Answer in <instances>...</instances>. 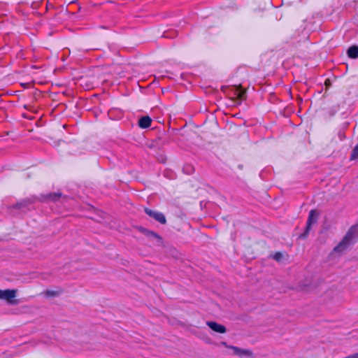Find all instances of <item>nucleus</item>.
Wrapping results in <instances>:
<instances>
[{"mask_svg":"<svg viewBox=\"0 0 358 358\" xmlns=\"http://www.w3.org/2000/svg\"><path fill=\"white\" fill-rule=\"evenodd\" d=\"M355 233V227H352L348 231L341 241L334 248L333 252L338 254L343 252L352 244Z\"/></svg>","mask_w":358,"mask_h":358,"instance_id":"nucleus-1","label":"nucleus"},{"mask_svg":"<svg viewBox=\"0 0 358 358\" xmlns=\"http://www.w3.org/2000/svg\"><path fill=\"white\" fill-rule=\"evenodd\" d=\"M318 213L316 210H311L309 213V215L307 220L306 227L303 234L299 236V238L305 239L310 231L311 227L315 224L318 218Z\"/></svg>","mask_w":358,"mask_h":358,"instance_id":"nucleus-2","label":"nucleus"},{"mask_svg":"<svg viewBox=\"0 0 358 358\" xmlns=\"http://www.w3.org/2000/svg\"><path fill=\"white\" fill-rule=\"evenodd\" d=\"M145 213L150 217L153 218L154 220H155L156 221L159 222L162 224H164L166 222V217L162 213H160L157 210H153L148 208H145Z\"/></svg>","mask_w":358,"mask_h":358,"instance_id":"nucleus-3","label":"nucleus"},{"mask_svg":"<svg viewBox=\"0 0 358 358\" xmlns=\"http://www.w3.org/2000/svg\"><path fill=\"white\" fill-rule=\"evenodd\" d=\"M229 95L231 96V99L242 100L245 99V92L241 86H233L229 89Z\"/></svg>","mask_w":358,"mask_h":358,"instance_id":"nucleus-4","label":"nucleus"},{"mask_svg":"<svg viewBox=\"0 0 358 358\" xmlns=\"http://www.w3.org/2000/svg\"><path fill=\"white\" fill-rule=\"evenodd\" d=\"M222 344L225 347L231 349L233 350V354L235 355H238L241 357L243 356L252 357L253 354L252 351L249 350L241 349L236 346H229L225 342H222Z\"/></svg>","mask_w":358,"mask_h":358,"instance_id":"nucleus-5","label":"nucleus"},{"mask_svg":"<svg viewBox=\"0 0 358 358\" xmlns=\"http://www.w3.org/2000/svg\"><path fill=\"white\" fill-rule=\"evenodd\" d=\"M16 296L15 289H0V299H5L8 302L10 303L11 300Z\"/></svg>","mask_w":358,"mask_h":358,"instance_id":"nucleus-6","label":"nucleus"},{"mask_svg":"<svg viewBox=\"0 0 358 358\" xmlns=\"http://www.w3.org/2000/svg\"><path fill=\"white\" fill-rule=\"evenodd\" d=\"M206 324L213 331L215 332L224 334L227 331V329L224 325L218 324L215 322L208 321Z\"/></svg>","mask_w":358,"mask_h":358,"instance_id":"nucleus-7","label":"nucleus"},{"mask_svg":"<svg viewBox=\"0 0 358 358\" xmlns=\"http://www.w3.org/2000/svg\"><path fill=\"white\" fill-rule=\"evenodd\" d=\"M152 122V120L149 116H143L138 120V126L142 129L148 128Z\"/></svg>","mask_w":358,"mask_h":358,"instance_id":"nucleus-8","label":"nucleus"},{"mask_svg":"<svg viewBox=\"0 0 358 358\" xmlns=\"http://www.w3.org/2000/svg\"><path fill=\"white\" fill-rule=\"evenodd\" d=\"M348 55L352 59H356L358 57V46L353 45L348 48Z\"/></svg>","mask_w":358,"mask_h":358,"instance_id":"nucleus-9","label":"nucleus"},{"mask_svg":"<svg viewBox=\"0 0 358 358\" xmlns=\"http://www.w3.org/2000/svg\"><path fill=\"white\" fill-rule=\"evenodd\" d=\"M62 196L61 193H51L45 196V199H50L54 201H57Z\"/></svg>","mask_w":358,"mask_h":358,"instance_id":"nucleus-10","label":"nucleus"},{"mask_svg":"<svg viewBox=\"0 0 358 358\" xmlns=\"http://www.w3.org/2000/svg\"><path fill=\"white\" fill-rule=\"evenodd\" d=\"M182 171L185 173L190 175L194 171V168L191 164H186L183 166Z\"/></svg>","mask_w":358,"mask_h":358,"instance_id":"nucleus-11","label":"nucleus"},{"mask_svg":"<svg viewBox=\"0 0 358 358\" xmlns=\"http://www.w3.org/2000/svg\"><path fill=\"white\" fill-rule=\"evenodd\" d=\"M350 159L352 160L358 159V143L352 151Z\"/></svg>","mask_w":358,"mask_h":358,"instance_id":"nucleus-12","label":"nucleus"},{"mask_svg":"<svg viewBox=\"0 0 358 358\" xmlns=\"http://www.w3.org/2000/svg\"><path fill=\"white\" fill-rule=\"evenodd\" d=\"M282 257V255L280 252H276L273 255V259H275L278 262L280 261Z\"/></svg>","mask_w":358,"mask_h":358,"instance_id":"nucleus-13","label":"nucleus"},{"mask_svg":"<svg viewBox=\"0 0 358 358\" xmlns=\"http://www.w3.org/2000/svg\"><path fill=\"white\" fill-rule=\"evenodd\" d=\"M148 235H150V236H153V237H155V238H159V239H160V238H161V237H160L157 234H156V233H155V232H153V231H149L148 232Z\"/></svg>","mask_w":358,"mask_h":358,"instance_id":"nucleus-14","label":"nucleus"},{"mask_svg":"<svg viewBox=\"0 0 358 358\" xmlns=\"http://www.w3.org/2000/svg\"><path fill=\"white\" fill-rule=\"evenodd\" d=\"M45 295L48 296H52L56 295V292L48 290L45 292Z\"/></svg>","mask_w":358,"mask_h":358,"instance_id":"nucleus-15","label":"nucleus"}]
</instances>
